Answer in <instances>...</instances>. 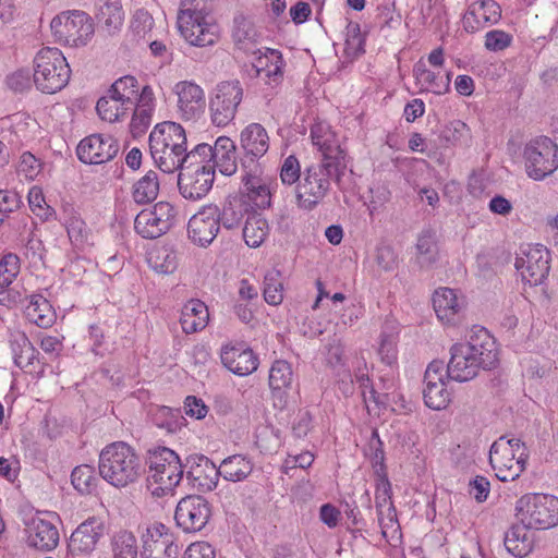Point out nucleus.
<instances>
[{
  "mask_svg": "<svg viewBox=\"0 0 558 558\" xmlns=\"http://www.w3.org/2000/svg\"><path fill=\"white\" fill-rule=\"evenodd\" d=\"M354 379L355 383L359 384L361 389L362 397L365 402L374 401L376 404L383 403L380 400V396L377 395L373 386L371 385V379L367 372L366 360L363 354L355 356L354 362Z\"/></svg>",
  "mask_w": 558,
  "mask_h": 558,
  "instance_id": "a18cd8bd",
  "label": "nucleus"
},
{
  "mask_svg": "<svg viewBox=\"0 0 558 558\" xmlns=\"http://www.w3.org/2000/svg\"><path fill=\"white\" fill-rule=\"evenodd\" d=\"M512 36L500 29H493L485 35V48L489 51H501L511 45Z\"/></svg>",
  "mask_w": 558,
  "mask_h": 558,
  "instance_id": "680f3d73",
  "label": "nucleus"
},
{
  "mask_svg": "<svg viewBox=\"0 0 558 558\" xmlns=\"http://www.w3.org/2000/svg\"><path fill=\"white\" fill-rule=\"evenodd\" d=\"M549 251L543 245L530 247L523 257L515 260V267L521 271L524 281L531 286H538L549 274Z\"/></svg>",
  "mask_w": 558,
  "mask_h": 558,
  "instance_id": "a211bd4d",
  "label": "nucleus"
},
{
  "mask_svg": "<svg viewBox=\"0 0 558 558\" xmlns=\"http://www.w3.org/2000/svg\"><path fill=\"white\" fill-rule=\"evenodd\" d=\"M416 260L422 268H430L438 259L436 235L430 230L423 231L416 242Z\"/></svg>",
  "mask_w": 558,
  "mask_h": 558,
  "instance_id": "79ce46f5",
  "label": "nucleus"
},
{
  "mask_svg": "<svg viewBox=\"0 0 558 558\" xmlns=\"http://www.w3.org/2000/svg\"><path fill=\"white\" fill-rule=\"evenodd\" d=\"M105 534L104 520L97 517L88 518L72 533L68 544V558H86L95 550L97 543Z\"/></svg>",
  "mask_w": 558,
  "mask_h": 558,
  "instance_id": "dca6fc26",
  "label": "nucleus"
},
{
  "mask_svg": "<svg viewBox=\"0 0 558 558\" xmlns=\"http://www.w3.org/2000/svg\"><path fill=\"white\" fill-rule=\"evenodd\" d=\"M148 146L155 165L165 173H173L187 149L186 132L177 122L158 123L149 134Z\"/></svg>",
  "mask_w": 558,
  "mask_h": 558,
  "instance_id": "f03ea898",
  "label": "nucleus"
},
{
  "mask_svg": "<svg viewBox=\"0 0 558 558\" xmlns=\"http://www.w3.org/2000/svg\"><path fill=\"white\" fill-rule=\"evenodd\" d=\"M501 17L500 5L494 0H480L471 3L463 16L466 32L474 33L480 28L496 24Z\"/></svg>",
  "mask_w": 558,
  "mask_h": 558,
  "instance_id": "b1692460",
  "label": "nucleus"
},
{
  "mask_svg": "<svg viewBox=\"0 0 558 558\" xmlns=\"http://www.w3.org/2000/svg\"><path fill=\"white\" fill-rule=\"evenodd\" d=\"M526 175L534 181H543L558 169V145L547 136L529 141L523 149Z\"/></svg>",
  "mask_w": 558,
  "mask_h": 558,
  "instance_id": "9b49d317",
  "label": "nucleus"
},
{
  "mask_svg": "<svg viewBox=\"0 0 558 558\" xmlns=\"http://www.w3.org/2000/svg\"><path fill=\"white\" fill-rule=\"evenodd\" d=\"M425 404L434 410H441L450 401V393L446 388V383L426 385L423 391Z\"/></svg>",
  "mask_w": 558,
  "mask_h": 558,
  "instance_id": "864d4df0",
  "label": "nucleus"
},
{
  "mask_svg": "<svg viewBox=\"0 0 558 558\" xmlns=\"http://www.w3.org/2000/svg\"><path fill=\"white\" fill-rule=\"evenodd\" d=\"M211 154V145L207 143H201L195 145L190 150L186 149L185 154L183 155L180 163V168L178 170L180 172H201V171H208V172H215L214 171V161Z\"/></svg>",
  "mask_w": 558,
  "mask_h": 558,
  "instance_id": "473e14b6",
  "label": "nucleus"
},
{
  "mask_svg": "<svg viewBox=\"0 0 558 558\" xmlns=\"http://www.w3.org/2000/svg\"><path fill=\"white\" fill-rule=\"evenodd\" d=\"M99 474L116 487L135 483L140 476V462L136 452L123 441L106 446L99 454Z\"/></svg>",
  "mask_w": 558,
  "mask_h": 558,
  "instance_id": "39448f33",
  "label": "nucleus"
},
{
  "mask_svg": "<svg viewBox=\"0 0 558 558\" xmlns=\"http://www.w3.org/2000/svg\"><path fill=\"white\" fill-rule=\"evenodd\" d=\"M326 360L331 366L342 364L343 344L341 339L333 335L326 344Z\"/></svg>",
  "mask_w": 558,
  "mask_h": 558,
  "instance_id": "338daca9",
  "label": "nucleus"
},
{
  "mask_svg": "<svg viewBox=\"0 0 558 558\" xmlns=\"http://www.w3.org/2000/svg\"><path fill=\"white\" fill-rule=\"evenodd\" d=\"M10 348L14 363L20 368H27L34 364L37 350L24 332L17 331L11 335Z\"/></svg>",
  "mask_w": 558,
  "mask_h": 558,
  "instance_id": "ea45409f",
  "label": "nucleus"
},
{
  "mask_svg": "<svg viewBox=\"0 0 558 558\" xmlns=\"http://www.w3.org/2000/svg\"><path fill=\"white\" fill-rule=\"evenodd\" d=\"M177 24L181 36L192 46L207 47L219 40V26L210 17L204 0H183Z\"/></svg>",
  "mask_w": 558,
  "mask_h": 558,
  "instance_id": "20e7f679",
  "label": "nucleus"
},
{
  "mask_svg": "<svg viewBox=\"0 0 558 558\" xmlns=\"http://www.w3.org/2000/svg\"><path fill=\"white\" fill-rule=\"evenodd\" d=\"M214 180L215 172H179L178 187L184 198L197 201L210 191Z\"/></svg>",
  "mask_w": 558,
  "mask_h": 558,
  "instance_id": "cd10ccee",
  "label": "nucleus"
},
{
  "mask_svg": "<svg viewBox=\"0 0 558 558\" xmlns=\"http://www.w3.org/2000/svg\"><path fill=\"white\" fill-rule=\"evenodd\" d=\"M260 53L255 62L253 69L256 77L262 80L265 84L277 86L283 77L284 61L280 51L267 48L264 53Z\"/></svg>",
  "mask_w": 558,
  "mask_h": 558,
  "instance_id": "bb28decb",
  "label": "nucleus"
},
{
  "mask_svg": "<svg viewBox=\"0 0 558 558\" xmlns=\"http://www.w3.org/2000/svg\"><path fill=\"white\" fill-rule=\"evenodd\" d=\"M293 380L291 365L282 360L274 362L269 371V386L274 390L288 388Z\"/></svg>",
  "mask_w": 558,
  "mask_h": 558,
  "instance_id": "8fccbe9b",
  "label": "nucleus"
},
{
  "mask_svg": "<svg viewBox=\"0 0 558 558\" xmlns=\"http://www.w3.org/2000/svg\"><path fill=\"white\" fill-rule=\"evenodd\" d=\"M247 205L238 197L229 198L222 209L218 208V223L226 229H234L240 226Z\"/></svg>",
  "mask_w": 558,
  "mask_h": 558,
  "instance_id": "c03bdc74",
  "label": "nucleus"
},
{
  "mask_svg": "<svg viewBox=\"0 0 558 558\" xmlns=\"http://www.w3.org/2000/svg\"><path fill=\"white\" fill-rule=\"evenodd\" d=\"M221 362L233 374L246 376L257 369L258 357L251 349L223 347L221 349Z\"/></svg>",
  "mask_w": 558,
  "mask_h": 558,
  "instance_id": "c85d7f7f",
  "label": "nucleus"
},
{
  "mask_svg": "<svg viewBox=\"0 0 558 558\" xmlns=\"http://www.w3.org/2000/svg\"><path fill=\"white\" fill-rule=\"evenodd\" d=\"M413 73L420 83L427 84V87L435 94L441 95L449 90V74L438 76V74L428 70L423 62H418L414 65Z\"/></svg>",
  "mask_w": 558,
  "mask_h": 558,
  "instance_id": "49530a36",
  "label": "nucleus"
},
{
  "mask_svg": "<svg viewBox=\"0 0 558 558\" xmlns=\"http://www.w3.org/2000/svg\"><path fill=\"white\" fill-rule=\"evenodd\" d=\"M218 207L208 205L193 215L187 223L190 240L202 247L208 246L219 232Z\"/></svg>",
  "mask_w": 558,
  "mask_h": 558,
  "instance_id": "6ab92c4d",
  "label": "nucleus"
},
{
  "mask_svg": "<svg viewBox=\"0 0 558 558\" xmlns=\"http://www.w3.org/2000/svg\"><path fill=\"white\" fill-rule=\"evenodd\" d=\"M26 543L41 551H50L59 544V531L54 524L41 518H33L27 523Z\"/></svg>",
  "mask_w": 558,
  "mask_h": 558,
  "instance_id": "393cba45",
  "label": "nucleus"
},
{
  "mask_svg": "<svg viewBox=\"0 0 558 558\" xmlns=\"http://www.w3.org/2000/svg\"><path fill=\"white\" fill-rule=\"evenodd\" d=\"M178 95V112L185 121H195L205 111V94L201 86L193 82H179L175 85Z\"/></svg>",
  "mask_w": 558,
  "mask_h": 558,
  "instance_id": "aec40b11",
  "label": "nucleus"
},
{
  "mask_svg": "<svg viewBox=\"0 0 558 558\" xmlns=\"http://www.w3.org/2000/svg\"><path fill=\"white\" fill-rule=\"evenodd\" d=\"M214 171L216 168L223 175H232L236 172V147L233 141L227 136H220L211 146Z\"/></svg>",
  "mask_w": 558,
  "mask_h": 558,
  "instance_id": "7c9ffc66",
  "label": "nucleus"
},
{
  "mask_svg": "<svg viewBox=\"0 0 558 558\" xmlns=\"http://www.w3.org/2000/svg\"><path fill=\"white\" fill-rule=\"evenodd\" d=\"M186 478L199 492H210L217 487L219 468L205 456H194L187 459Z\"/></svg>",
  "mask_w": 558,
  "mask_h": 558,
  "instance_id": "4be33fe9",
  "label": "nucleus"
},
{
  "mask_svg": "<svg viewBox=\"0 0 558 558\" xmlns=\"http://www.w3.org/2000/svg\"><path fill=\"white\" fill-rule=\"evenodd\" d=\"M64 225L69 239L74 245H82L87 241L88 231L86 225L72 209L66 213Z\"/></svg>",
  "mask_w": 558,
  "mask_h": 558,
  "instance_id": "6e6d98bb",
  "label": "nucleus"
},
{
  "mask_svg": "<svg viewBox=\"0 0 558 558\" xmlns=\"http://www.w3.org/2000/svg\"><path fill=\"white\" fill-rule=\"evenodd\" d=\"M208 319V308L199 300L187 301L181 310L180 324L182 330L187 335L203 330L207 326Z\"/></svg>",
  "mask_w": 558,
  "mask_h": 558,
  "instance_id": "2f4dec72",
  "label": "nucleus"
},
{
  "mask_svg": "<svg viewBox=\"0 0 558 558\" xmlns=\"http://www.w3.org/2000/svg\"><path fill=\"white\" fill-rule=\"evenodd\" d=\"M449 379L446 374L445 364L442 361H432L424 375V383L426 385L446 383L445 379Z\"/></svg>",
  "mask_w": 558,
  "mask_h": 558,
  "instance_id": "69168bd1",
  "label": "nucleus"
},
{
  "mask_svg": "<svg viewBox=\"0 0 558 558\" xmlns=\"http://www.w3.org/2000/svg\"><path fill=\"white\" fill-rule=\"evenodd\" d=\"M499 352L495 338L484 327H474L465 342L450 348L446 374L451 380L464 383L476 377L481 369L497 367Z\"/></svg>",
  "mask_w": 558,
  "mask_h": 558,
  "instance_id": "f257e3e1",
  "label": "nucleus"
},
{
  "mask_svg": "<svg viewBox=\"0 0 558 558\" xmlns=\"http://www.w3.org/2000/svg\"><path fill=\"white\" fill-rule=\"evenodd\" d=\"M71 69L57 48H43L34 59V83L40 92L54 94L69 82Z\"/></svg>",
  "mask_w": 558,
  "mask_h": 558,
  "instance_id": "6e6552de",
  "label": "nucleus"
},
{
  "mask_svg": "<svg viewBox=\"0 0 558 558\" xmlns=\"http://www.w3.org/2000/svg\"><path fill=\"white\" fill-rule=\"evenodd\" d=\"M365 38L361 33L357 23H349L347 26V38L344 44V52L349 58H356L364 53Z\"/></svg>",
  "mask_w": 558,
  "mask_h": 558,
  "instance_id": "4d7b16f0",
  "label": "nucleus"
},
{
  "mask_svg": "<svg viewBox=\"0 0 558 558\" xmlns=\"http://www.w3.org/2000/svg\"><path fill=\"white\" fill-rule=\"evenodd\" d=\"M313 144L323 154L322 162L333 166L335 180L340 178L347 170V153L342 149L336 133L325 122H317L311 129Z\"/></svg>",
  "mask_w": 558,
  "mask_h": 558,
  "instance_id": "4468645a",
  "label": "nucleus"
},
{
  "mask_svg": "<svg viewBox=\"0 0 558 558\" xmlns=\"http://www.w3.org/2000/svg\"><path fill=\"white\" fill-rule=\"evenodd\" d=\"M146 489L155 498L171 494L183 477V465L179 456L167 447L147 451Z\"/></svg>",
  "mask_w": 558,
  "mask_h": 558,
  "instance_id": "7ed1b4c3",
  "label": "nucleus"
},
{
  "mask_svg": "<svg viewBox=\"0 0 558 558\" xmlns=\"http://www.w3.org/2000/svg\"><path fill=\"white\" fill-rule=\"evenodd\" d=\"M335 179L333 166L317 162L305 168L296 185V199L301 208L311 210L316 207L330 190V180Z\"/></svg>",
  "mask_w": 558,
  "mask_h": 558,
  "instance_id": "9d476101",
  "label": "nucleus"
},
{
  "mask_svg": "<svg viewBox=\"0 0 558 558\" xmlns=\"http://www.w3.org/2000/svg\"><path fill=\"white\" fill-rule=\"evenodd\" d=\"M183 558H215V550L206 542H196L186 548Z\"/></svg>",
  "mask_w": 558,
  "mask_h": 558,
  "instance_id": "774afa93",
  "label": "nucleus"
},
{
  "mask_svg": "<svg viewBox=\"0 0 558 558\" xmlns=\"http://www.w3.org/2000/svg\"><path fill=\"white\" fill-rule=\"evenodd\" d=\"M158 174L149 170L142 177V238L156 239L165 234L172 226L174 209L168 202L150 204L158 196Z\"/></svg>",
  "mask_w": 558,
  "mask_h": 558,
  "instance_id": "423d86ee",
  "label": "nucleus"
},
{
  "mask_svg": "<svg viewBox=\"0 0 558 558\" xmlns=\"http://www.w3.org/2000/svg\"><path fill=\"white\" fill-rule=\"evenodd\" d=\"M96 110L101 120L114 122L124 117L130 109L121 106V101L110 95L109 97H101L96 105Z\"/></svg>",
  "mask_w": 558,
  "mask_h": 558,
  "instance_id": "603ef678",
  "label": "nucleus"
},
{
  "mask_svg": "<svg viewBox=\"0 0 558 558\" xmlns=\"http://www.w3.org/2000/svg\"><path fill=\"white\" fill-rule=\"evenodd\" d=\"M243 88L236 80L219 83L209 102L211 121L217 126L228 125L242 101Z\"/></svg>",
  "mask_w": 558,
  "mask_h": 558,
  "instance_id": "ddd939ff",
  "label": "nucleus"
},
{
  "mask_svg": "<svg viewBox=\"0 0 558 558\" xmlns=\"http://www.w3.org/2000/svg\"><path fill=\"white\" fill-rule=\"evenodd\" d=\"M375 263L384 271H392L397 266V254L388 244H381L376 247Z\"/></svg>",
  "mask_w": 558,
  "mask_h": 558,
  "instance_id": "e2e57ef3",
  "label": "nucleus"
},
{
  "mask_svg": "<svg viewBox=\"0 0 558 558\" xmlns=\"http://www.w3.org/2000/svg\"><path fill=\"white\" fill-rule=\"evenodd\" d=\"M441 138L448 145L468 146L471 140L470 129L460 120L452 121L444 129Z\"/></svg>",
  "mask_w": 558,
  "mask_h": 558,
  "instance_id": "5fc2aeb1",
  "label": "nucleus"
},
{
  "mask_svg": "<svg viewBox=\"0 0 558 558\" xmlns=\"http://www.w3.org/2000/svg\"><path fill=\"white\" fill-rule=\"evenodd\" d=\"M515 511L520 522L534 530L558 525V498L553 495H524L517 501Z\"/></svg>",
  "mask_w": 558,
  "mask_h": 558,
  "instance_id": "1a4fd4ad",
  "label": "nucleus"
},
{
  "mask_svg": "<svg viewBox=\"0 0 558 558\" xmlns=\"http://www.w3.org/2000/svg\"><path fill=\"white\" fill-rule=\"evenodd\" d=\"M28 304L25 308L26 317L29 322L41 328H47L54 322V311L46 298L40 294L25 295Z\"/></svg>",
  "mask_w": 558,
  "mask_h": 558,
  "instance_id": "72a5a7b5",
  "label": "nucleus"
},
{
  "mask_svg": "<svg viewBox=\"0 0 558 558\" xmlns=\"http://www.w3.org/2000/svg\"><path fill=\"white\" fill-rule=\"evenodd\" d=\"M252 462L241 454L228 457L219 465L220 476L230 482L243 481L252 473Z\"/></svg>",
  "mask_w": 558,
  "mask_h": 558,
  "instance_id": "a19ab883",
  "label": "nucleus"
},
{
  "mask_svg": "<svg viewBox=\"0 0 558 558\" xmlns=\"http://www.w3.org/2000/svg\"><path fill=\"white\" fill-rule=\"evenodd\" d=\"M20 258L16 254H5L0 260V288H8L20 272Z\"/></svg>",
  "mask_w": 558,
  "mask_h": 558,
  "instance_id": "13d9d810",
  "label": "nucleus"
},
{
  "mask_svg": "<svg viewBox=\"0 0 558 558\" xmlns=\"http://www.w3.org/2000/svg\"><path fill=\"white\" fill-rule=\"evenodd\" d=\"M263 293L265 301L270 305H278L282 302L283 284L278 270L272 269L265 275Z\"/></svg>",
  "mask_w": 558,
  "mask_h": 558,
  "instance_id": "de8ad7c7",
  "label": "nucleus"
},
{
  "mask_svg": "<svg viewBox=\"0 0 558 558\" xmlns=\"http://www.w3.org/2000/svg\"><path fill=\"white\" fill-rule=\"evenodd\" d=\"M98 22L108 34H114L123 23L121 0H98Z\"/></svg>",
  "mask_w": 558,
  "mask_h": 558,
  "instance_id": "58836bf2",
  "label": "nucleus"
},
{
  "mask_svg": "<svg viewBox=\"0 0 558 558\" xmlns=\"http://www.w3.org/2000/svg\"><path fill=\"white\" fill-rule=\"evenodd\" d=\"M71 481L81 494H90L96 487L95 470L88 464L76 466L71 474Z\"/></svg>",
  "mask_w": 558,
  "mask_h": 558,
  "instance_id": "3c124183",
  "label": "nucleus"
},
{
  "mask_svg": "<svg viewBox=\"0 0 558 558\" xmlns=\"http://www.w3.org/2000/svg\"><path fill=\"white\" fill-rule=\"evenodd\" d=\"M270 138L260 123H250L240 133V147L251 162L262 158L269 149Z\"/></svg>",
  "mask_w": 558,
  "mask_h": 558,
  "instance_id": "a878e982",
  "label": "nucleus"
},
{
  "mask_svg": "<svg viewBox=\"0 0 558 558\" xmlns=\"http://www.w3.org/2000/svg\"><path fill=\"white\" fill-rule=\"evenodd\" d=\"M109 93L121 101V106L132 111L131 132L134 137L140 133L137 123V109L140 107V93L137 90V80L133 75H125L117 80Z\"/></svg>",
  "mask_w": 558,
  "mask_h": 558,
  "instance_id": "5701e85b",
  "label": "nucleus"
},
{
  "mask_svg": "<svg viewBox=\"0 0 558 558\" xmlns=\"http://www.w3.org/2000/svg\"><path fill=\"white\" fill-rule=\"evenodd\" d=\"M268 222L259 214H251L243 228V239L250 247H258L268 234Z\"/></svg>",
  "mask_w": 558,
  "mask_h": 558,
  "instance_id": "37998d69",
  "label": "nucleus"
},
{
  "mask_svg": "<svg viewBox=\"0 0 558 558\" xmlns=\"http://www.w3.org/2000/svg\"><path fill=\"white\" fill-rule=\"evenodd\" d=\"M375 505L377 509L378 524L381 527L383 535L385 536L388 523L385 522L384 510L388 511V521L390 523H397V513L391 500V485L387 477L380 478L377 484Z\"/></svg>",
  "mask_w": 558,
  "mask_h": 558,
  "instance_id": "c9c22d12",
  "label": "nucleus"
},
{
  "mask_svg": "<svg viewBox=\"0 0 558 558\" xmlns=\"http://www.w3.org/2000/svg\"><path fill=\"white\" fill-rule=\"evenodd\" d=\"M114 558H137V541L133 533L120 531L112 541Z\"/></svg>",
  "mask_w": 558,
  "mask_h": 558,
  "instance_id": "09e8293b",
  "label": "nucleus"
},
{
  "mask_svg": "<svg viewBox=\"0 0 558 558\" xmlns=\"http://www.w3.org/2000/svg\"><path fill=\"white\" fill-rule=\"evenodd\" d=\"M165 530V525L160 523L147 527L142 535V558L177 557L178 546L173 545Z\"/></svg>",
  "mask_w": 558,
  "mask_h": 558,
  "instance_id": "412c9836",
  "label": "nucleus"
},
{
  "mask_svg": "<svg viewBox=\"0 0 558 558\" xmlns=\"http://www.w3.org/2000/svg\"><path fill=\"white\" fill-rule=\"evenodd\" d=\"M257 165L242 177L246 194L257 207L266 208L270 206V190L256 174Z\"/></svg>",
  "mask_w": 558,
  "mask_h": 558,
  "instance_id": "4c0bfd02",
  "label": "nucleus"
},
{
  "mask_svg": "<svg viewBox=\"0 0 558 558\" xmlns=\"http://www.w3.org/2000/svg\"><path fill=\"white\" fill-rule=\"evenodd\" d=\"M146 262L157 274H171L177 268V256L174 252L165 245L153 244L146 250Z\"/></svg>",
  "mask_w": 558,
  "mask_h": 558,
  "instance_id": "e433bc0d",
  "label": "nucleus"
},
{
  "mask_svg": "<svg viewBox=\"0 0 558 558\" xmlns=\"http://www.w3.org/2000/svg\"><path fill=\"white\" fill-rule=\"evenodd\" d=\"M529 450L521 439L499 437L489 450V463L501 482L514 481L525 470Z\"/></svg>",
  "mask_w": 558,
  "mask_h": 558,
  "instance_id": "0eeeda50",
  "label": "nucleus"
},
{
  "mask_svg": "<svg viewBox=\"0 0 558 558\" xmlns=\"http://www.w3.org/2000/svg\"><path fill=\"white\" fill-rule=\"evenodd\" d=\"M22 205L21 196L11 190H0V214L10 217Z\"/></svg>",
  "mask_w": 558,
  "mask_h": 558,
  "instance_id": "0e129e2a",
  "label": "nucleus"
},
{
  "mask_svg": "<svg viewBox=\"0 0 558 558\" xmlns=\"http://www.w3.org/2000/svg\"><path fill=\"white\" fill-rule=\"evenodd\" d=\"M211 517V506L199 495L183 497L177 505L174 519L177 525L186 533L202 531Z\"/></svg>",
  "mask_w": 558,
  "mask_h": 558,
  "instance_id": "2eb2a0df",
  "label": "nucleus"
},
{
  "mask_svg": "<svg viewBox=\"0 0 558 558\" xmlns=\"http://www.w3.org/2000/svg\"><path fill=\"white\" fill-rule=\"evenodd\" d=\"M50 27L57 40L71 47L85 46L95 31L92 17L77 10L54 16Z\"/></svg>",
  "mask_w": 558,
  "mask_h": 558,
  "instance_id": "f8f14e48",
  "label": "nucleus"
},
{
  "mask_svg": "<svg viewBox=\"0 0 558 558\" xmlns=\"http://www.w3.org/2000/svg\"><path fill=\"white\" fill-rule=\"evenodd\" d=\"M433 306L439 320L445 324L454 323L464 306L463 299L450 288H439L434 292Z\"/></svg>",
  "mask_w": 558,
  "mask_h": 558,
  "instance_id": "c756f323",
  "label": "nucleus"
},
{
  "mask_svg": "<svg viewBox=\"0 0 558 558\" xmlns=\"http://www.w3.org/2000/svg\"><path fill=\"white\" fill-rule=\"evenodd\" d=\"M525 524L512 525L505 535V546L514 557H525L533 549V538Z\"/></svg>",
  "mask_w": 558,
  "mask_h": 558,
  "instance_id": "f704fd0d",
  "label": "nucleus"
},
{
  "mask_svg": "<svg viewBox=\"0 0 558 558\" xmlns=\"http://www.w3.org/2000/svg\"><path fill=\"white\" fill-rule=\"evenodd\" d=\"M118 150V142L112 136L92 134L80 142L76 154L84 163L100 165L111 160Z\"/></svg>",
  "mask_w": 558,
  "mask_h": 558,
  "instance_id": "f3484780",
  "label": "nucleus"
},
{
  "mask_svg": "<svg viewBox=\"0 0 558 558\" xmlns=\"http://www.w3.org/2000/svg\"><path fill=\"white\" fill-rule=\"evenodd\" d=\"M303 172L298 158L293 155L288 156L280 169V179L283 184L292 185L299 183Z\"/></svg>",
  "mask_w": 558,
  "mask_h": 558,
  "instance_id": "bf43d9fd",
  "label": "nucleus"
},
{
  "mask_svg": "<svg viewBox=\"0 0 558 558\" xmlns=\"http://www.w3.org/2000/svg\"><path fill=\"white\" fill-rule=\"evenodd\" d=\"M232 36L238 45L253 43L256 37V31L250 21L243 16H240L234 19Z\"/></svg>",
  "mask_w": 558,
  "mask_h": 558,
  "instance_id": "052dcab7",
  "label": "nucleus"
}]
</instances>
